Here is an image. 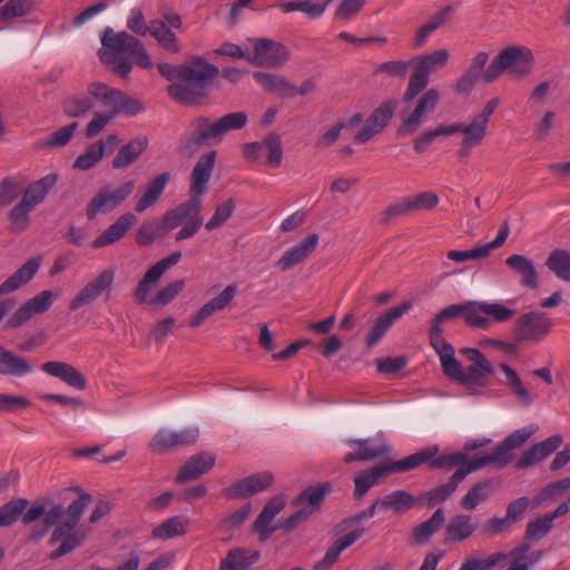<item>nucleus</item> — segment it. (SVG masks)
<instances>
[{"label":"nucleus","mask_w":570,"mask_h":570,"mask_svg":"<svg viewBox=\"0 0 570 570\" xmlns=\"http://www.w3.org/2000/svg\"><path fill=\"white\" fill-rule=\"evenodd\" d=\"M77 491L78 499L67 508L49 500L36 501L31 505L24 498L10 500L0 507V528L10 527L21 518L23 524L32 525L28 535V542L32 543L42 540L52 529L48 544L53 546L60 540L61 543L49 558L59 559L80 547L87 539L88 531L76 527L91 502V495Z\"/></svg>","instance_id":"obj_1"},{"label":"nucleus","mask_w":570,"mask_h":570,"mask_svg":"<svg viewBox=\"0 0 570 570\" xmlns=\"http://www.w3.org/2000/svg\"><path fill=\"white\" fill-rule=\"evenodd\" d=\"M159 73L169 81L167 87L170 98L186 106H198L212 89L213 80L219 70L200 57H195L184 65H158Z\"/></svg>","instance_id":"obj_2"},{"label":"nucleus","mask_w":570,"mask_h":570,"mask_svg":"<svg viewBox=\"0 0 570 570\" xmlns=\"http://www.w3.org/2000/svg\"><path fill=\"white\" fill-rule=\"evenodd\" d=\"M101 43L105 49L99 52L100 60L122 78L131 71L129 58L140 68L149 69L153 66L142 42L126 31L115 32L107 28Z\"/></svg>","instance_id":"obj_3"},{"label":"nucleus","mask_w":570,"mask_h":570,"mask_svg":"<svg viewBox=\"0 0 570 570\" xmlns=\"http://www.w3.org/2000/svg\"><path fill=\"white\" fill-rule=\"evenodd\" d=\"M90 92L108 110L94 115L86 128L87 137L97 136L119 114L136 116L144 110L142 105L137 99L106 83L91 82Z\"/></svg>","instance_id":"obj_4"},{"label":"nucleus","mask_w":570,"mask_h":570,"mask_svg":"<svg viewBox=\"0 0 570 570\" xmlns=\"http://www.w3.org/2000/svg\"><path fill=\"white\" fill-rule=\"evenodd\" d=\"M202 199L197 195H190V197L168 210L159 226V235H165L170 230L181 226L175 236L176 242L191 238L197 234L203 225V218L200 217Z\"/></svg>","instance_id":"obj_5"},{"label":"nucleus","mask_w":570,"mask_h":570,"mask_svg":"<svg viewBox=\"0 0 570 570\" xmlns=\"http://www.w3.org/2000/svg\"><path fill=\"white\" fill-rule=\"evenodd\" d=\"M464 361L460 362L459 358H441L444 374L450 380L460 383L471 391L484 387L493 372L489 360L464 358Z\"/></svg>","instance_id":"obj_6"},{"label":"nucleus","mask_w":570,"mask_h":570,"mask_svg":"<svg viewBox=\"0 0 570 570\" xmlns=\"http://www.w3.org/2000/svg\"><path fill=\"white\" fill-rule=\"evenodd\" d=\"M532 52L523 47H508L500 51L487 67L485 83L493 82L503 72L522 78L532 69Z\"/></svg>","instance_id":"obj_7"},{"label":"nucleus","mask_w":570,"mask_h":570,"mask_svg":"<svg viewBox=\"0 0 570 570\" xmlns=\"http://www.w3.org/2000/svg\"><path fill=\"white\" fill-rule=\"evenodd\" d=\"M448 59L449 52L445 49L414 57L412 59L414 71L404 92V101H412L428 86L430 73L436 68L444 66Z\"/></svg>","instance_id":"obj_8"},{"label":"nucleus","mask_w":570,"mask_h":570,"mask_svg":"<svg viewBox=\"0 0 570 570\" xmlns=\"http://www.w3.org/2000/svg\"><path fill=\"white\" fill-rule=\"evenodd\" d=\"M222 140L223 136L217 121L199 116L190 122L188 132L181 140V151L190 156L199 148L218 145Z\"/></svg>","instance_id":"obj_9"},{"label":"nucleus","mask_w":570,"mask_h":570,"mask_svg":"<svg viewBox=\"0 0 570 570\" xmlns=\"http://www.w3.org/2000/svg\"><path fill=\"white\" fill-rule=\"evenodd\" d=\"M135 181L127 180L118 187L106 185L90 199L86 216L94 219L98 214H107L122 204L134 191Z\"/></svg>","instance_id":"obj_10"},{"label":"nucleus","mask_w":570,"mask_h":570,"mask_svg":"<svg viewBox=\"0 0 570 570\" xmlns=\"http://www.w3.org/2000/svg\"><path fill=\"white\" fill-rule=\"evenodd\" d=\"M551 328V321L542 312H529L520 316L515 323V338L512 344H518L520 353L527 342H538L544 337Z\"/></svg>","instance_id":"obj_11"},{"label":"nucleus","mask_w":570,"mask_h":570,"mask_svg":"<svg viewBox=\"0 0 570 570\" xmlns=\"http://www.w3.org/2000/svg\"><path fill=\"white\" fill-rule=\"evenodd\" d=\"M461 304H452L441 309L431 321L429 338L438 356H454L455 350L444 340L442 325L461 317Z\"/></svg>","instance_id":"obj_12"},{"label":"nucleus","mask_w":570,"mask_h":570,"mask_svg":"<svg viewBox=\"0 0 570 570\" xmlns=\"http://www.w3.org/2000/svg\"><path fill=\"white\" fill-rule=\"evenodd\" d=\"M253 51V56L248 60L258 67L278 68L289 59L288 49L281 42L271 39H255Z\"/></svg>","instance_id":"obj_13"},{"label":"nucleus","mask_w":570,"mask_h":570,"mask_svg":"<svg viewBox=\"0 0 570 570\" xmlns=\"http://www.w3.org/2000/svg\"><path fill=\"white\" fill-rule=\"evenodd\" d=\"M199 438L197 426L185 428L179 431L160 429L149 442V449L154 453H163L176 446L189 445Z\"/></svg>","instance_id":"obj_14"},{"label":"nucleus","mask_w":570,"mask_h":570,"mask_svg":"<svg viewBox=\"0 0 570 570\" xmlns=\"http://www.w3.org/2000/svg\"><path fill=\"white\" fill-rule=\"evenodd\" d=\"M448 127V132H450V136L454 134L463 135L460 155L468 156L472 148H475L482 144L487 136L489 124L474 115L466 122H456L449 125Z\"/></svg>","instance_id":"obj_15"},{"label":"nucleus","mask_w":570,"mask_h":570,"mask_svg":"<svg viewBox=\"0 0 570 570\" xmlns=\"http://www.w3.org/2000/svg\"><path fill=\"white\" fill-rule=\"evenodd\" d=\"M535 432V428H522L509 434L491 453L485 454L491 466L503 468L512 458V451L522 446Z\"/></svg>","instance_id":"obj_16"},{"label":"nucleus","mask_w":570,"mask_h":570,"mask_svg":"<svg viewBox=\"0 0 570 570\" xmlns=\"http://www.w3.org/2000/svg\"><path fill=\"white\" fill-rule=\"evenodd\" d=\"M396 104L386 101L375 108L354 137L356 144H365L381 132L393 117Z\"/></svg>","instance_id":"obj_17"},{"label":"nucleus","mask_w":570,"mask_h":570,"mask_svg":"<svg viewBox=\"0 0 570 570\" xmlns=\"http://www.w3.org/2000/svg\"><path fill=\"white\" fill-rule=\"evenodd\" d=\"M287 503V497L284 493L273 497L263 508L255 520L254 530L261 541H266L276 530L273 524L275 517L281 513Z\"/></svg>","instance_id":"obj_18"},{"label":"nucleus","mask_w":570,"mask_h":570,"mask_svg":"<svg viewBox=\"0 0 570 570\" xmlns=\"http://www.w3.org/2000/svg\"><path fill=\"white\" fill-rule=\"evenodd\" d=\"M346 444L353 449L344 456L345 463L353 461H372L385 455L390 449L389 445L380 439H358L347 440Z\"/></svg>","instance_id":"obj_19"},{"label":"nucleus","mask_w":570,"mask_h":570,"mask_svg":"<svg viewBox=\"0 0 570 570\" xmlns=\"http://www.w3.org/2000/svg\"><path fill=\"white\" fill-rule=\"evenodd\" d=\"M510 229L508 223H504L499 232L497 237L487 244L478 245L468 250H449L446 256L449 259L455 263H463L472 259H481L488 257L494 249L499 248L504 244L509 236Z\"/></svg>","instance_id":"obj_20"},{"label":"nucleus","mask_w":570,"mask_h":570,"mask_svg":"<svg viewBox=\"0 0 570 570\" xmlns=\"http://www.w3.org/2000/svg\"><path fill=\"white\" fill-rule=\"evenodd\" d=\"M440 99L439 91L436 89H429L417 101L414 110L403 120L397 134L405 136L416 131L422 122V117L426 112H431L435 109Z\"/></svg>","instance_id":"obj_21"},{"label":"nucleus","mask_w":570,"mask_h":570,"mask_svg":"<svg viewBox=\"0 0 570 570\" xmlns=\"http://www.w3.org/2000/svg\"><path fill=\"white\" fill-rule=\"evenodd\" d=\"M273 483V475L269 472H262L240 479L225 490L229 499L247 498L262 492Z\"/></svg>","instance_id":"obj_22"},{"label":"nucleus","mask_w":570,"mask_h":570,"mask_svg":"<svg viewBox=\"0 0 570 570\" xmlns=\"http://www.w3.org/2000/svg\"><path fill=\"white\" fill-rule=\"evenodd\" d=\"M562 436L560 434H554L539 443H535L522 453L515 463V468L521 470L543 461L552 454L562 444Z\"/></svg>","instance_id":"obj_23"},{"label":"nucleus","mask_w":570,"mask_h":570,"mask_svg":"<svg viewBox=\"0 0 570 570\" xmlns=\"http://www.w3.org/2000/svg\"><path fill=\"white\" fill-rule=\"evenodd\" d=\"M169 179V174L163 173L141 186L136 194L135 212L140 214L155 205L163 195Z\"/></svg>","instance_id":"obj_24"},{"label":"nucleus","mask_w":570,"mask_h":570,"mask_svg":"<svg viewBox=\"0 0 570 570\" xmlns=\"http://www.w3.org/2000/svg\"><path fill=\"white\" fill-rule=\"evenodd\" d=\"M411 308L412 303L404 302L403 304L394 306L386 313L379 316L366 336V345L370 347L376 345L386 334V332L392 327V325Z\"/></svg>","instance_id":"obj_25"},{"label":"nucleus","mask_w":570,"mask_h":570,"mask_svg":"<svg viewBox=\"0 0 570 570\" xmlns=\"http://www.w3.org/2000/svg\"><path fill=\"white\" fill-rule=\"evenodd\" d=\"M320 237L317 234H309L306 238L286 249L276 262L281 271H287L307 258L317 247Z\"/></svg>","instance_id":"obj_26"},{"label":"nucleus","mask_w":570,"mask_h":570,"mask_svg":"<svg viewBox=\"0 0 570 570\" xmlns=\"http://www.w3.org/2000/svg\"><path fill=\"white\" fill-rule=\"evenodd\" d=\"M416 503V499L404 490H396L384 498L376 500L370 507V515L374 517L381 510H392L396 514H404Z\"/></svg>","instance_id":"obj_27"},{"label":"nucleus","mask_w":570,"mask_h":570,"mask_svg":"<svg viewBox=\"0 0 570 570\" xmlns=\"http://www.w3.org/2000/svg\"><path fill=\"white\" fill-rule=\"evenodd\" d=\"M236 293V285H227L218 296L212 298L200 307V309L190 318L189 326L197 327L210 315L224 309L234 299Z\"/></svg>","instance_id":"obj_28"},{"label":"nucleus","mask_w":570,"mask_h":570,"mask_svg":"<svg viewBox=\"0 0 570 570\" xmlns=\"http://www.w3.org/2000/svg\"><path fill=\"white\" fill-rule=\"evenodd\" d=\"M136 220L137 218L132 213L122 214L92 242V247L101 248L120 240Z\"/></svg>","instance_id":"obj_29"},{"label":"nucleus","mask_w":570,"mask_h":570,"mask_svg":"<svg viewBox=\"0 0 570 570\" xmlns=\"http://www.w3.org/2000/svg\"><path fill=\"white\" fill-rule=\"evenodd\" d=\"M216 458L212 453H199L191 456L179 470L176 481L185 483L193 481L208 472L215 464Z\"/></svg>","instance_id":"obj_30"},{"label":"nucleus","mask_w":570,"mask_h":570,"mask_svg":"<svg viewBox=\"0 0 570 570\" xmlns=\"http://www.w3.org/2000/svg\"><path fill=\"white\" fill-rule=\"evenodd\" d=\"M216 159L214 150L204 154L196 163L191 173V195H197L205 191L206 185L212 176Z\"/></svg>","instance_id":"obj_31"},{"label":"nucleus","mask_w":570,"mask_h":570,"mask_svg":"<svg viewBox=\"0 0 570 570\" xmlns=\"http://www.w3.org/2000/svg\"><path fill=\"white\" fill-rule=\"evenodd\" d=\"M463 356H483L484 353H499L504 355H514L520 353L518 344L503 342L492 338H482L476 343V347H464L460 350Z\"/></svg>","instance_id":"obj_32"},{"label":"nucleus","mask_w":570,"mask_h":570,"mask_svg":"<svg viewBox=\"0 0 570 570\" xmlns=\"http://www.w3.org/2000/svg\"><path fill=\"white\" fill-rule=\"evenodd\" d=\"M148 147L146 136H138L124 145L112 159V168L125 169L135 163Z\"/></svg>","instance_id":"obj_33"},{"label":"nucleus","mask_w":570,"mask_h":570,"mask_svg":"<svg viewBox=\"0 0 570 570\" xmlns=\"http://www.w3.org/2000/svg\"><path fill=\"white\" fill-rule=\"evenodd\" d=\"M97 101L96 96L90 92V83L86 91H80L67 97L62 104L63 111L67 116L79 118L86 116Z\"/></svg>","instance_id":"obj_34"},{"label":"nucleus","mask_w":570,"mask_h":570,"mask_svg":"<svg viewBox=\"0 0 570 570\" xmlns=\"http://www.w3.org/2000/svg\"><path fill=\"white\" fill-rule=\"evenodd\" d=\"M253 78L265 91L284 98L293 97L294 85L279 75L256 71L253 73Z\"/></svg>","instance_id":"obj_35"},{"label":"nucleus","mask_w":570,"mask_h":570,"mask_svg":"<svg viewBox=\"0 0 570 570\" xmlns=\"http://www.w3.org/2000/svg\"><path fill=\"white\" fill-rule=\"evenodd\" d=\"M507 265L520 276L521 285L535 288L538 286V274L535 267L528 257L513 254L505 259Z\"/></svg>","instance_id":"obj_36"},{"label":"nucleus","mask_w":570,"mask_h":570,"mask_svg":"<svg viewBox=\"0 0 570 570\" xmlns=\"http://www.w3.org/2000/svg\"><path fill=\"white\" fill-rule=\"evenodd\" d=\"M41 368L47 374L62 380L65 383L75 389H85L86 383L83 376L75 367L67 363L58 361L47 362L41 366Z\"/></svg>","instance_id":"obj_37"},{"label":"nucleus","mask_w":570,"mask_h":570,"mask_svg":"<svg viewBox=\"0 0 570 570\" xmlns=\"http://www.w3.org/2000/svg\"><path fill=\"white\" fill-rule=\"evenodd\" d=\"M57 174L50 173L43 176L42 178L31 183L24 189L21 199H23L35 209L36 206H38L46 199L50 189L57 184Z\"/></svg>","instance_id":"obj_38"},{"label":"nucleus","mask_w":570,"mask_h":570,"mask_svg":"<svg viewBox=\"0 0 570 570\" xmlns=\"http://www.w3.org/2000/svg\"><path fill=\"white\" fill-rule=\"evenodd\" d=\"M258 559V551L232 549L220 561L219 570H248Z\"/></svg>","instance_id":"obj_39"},{"label":"nucleus","mask_w":570,"mask_h":570,"mask_svg":"<svg viewBox=\"0 0 570 570\" xmlns=\"http://www.w3.org/2000/svg\"><path fill=\"white\" fill-rule=\"evenodd\" d=\"M475 531V524L468 514H459L452 518L445 528L444 542H458L470 538Z\"/></svg>","instance_id":"obj_40"},{"label":"nucleus","mask_w":570,"mask_h":570,"mask_svg":"<svg viewBox=\"0 0 570 570\" xmlns=\"http://www.w3.org/2000/svg\"><path fill=\"white\" fill-rule=\"evenodd\" d=\"M330 492L331 484L327 482L308 487L299 493L295 503L312 514L321 507L326 494Z\"/></svg>","instance_id":"obj_41"},{"label":"nucleus","mask_w":570,"mask_h":570,"mask_svg":"<svg viewBox=\"0 0 570 570\" xmlns=\"http://www.w3.org/2000/svg\"><path fill=\"white\" fill-rule=\"evenodd\" d=\"M39 263L30 259L16 271L8 279L0 285V296L14 292L23 284L28 283L37 273Z\"/></svg>","instance_id":"obj_42"},{"label":"nucleus","mask_w":570,"mask_h":570,"mask_svg":"<svg viewBox=\"0 0 570 570\" xmlns=\"http://www.w3.org/2000/svg\"><path fill=\"white\" fill-rule=\"evenodd\" d=\"M444 521V511L442 509H438L429 520L413 529L411 534L412 542L419 546L428 543L431 537L441 529Z\"/></svg>","instance_id":"obj_43"},{"label":"nucleus","mask_w":570,"mask_h":570,"mask_svg":"<svg viewBox=\"0 0 570 570\" xmlns=\"http://www.w3.org/2000/svg\"><path fill=\"white\" fill-rule=\"evenodd\" d=\"M438 452V448L424 449L401 460L385 464L387 473L410 471L424 462H429Z\"/></svg>","instance_id":"obj_44"},{"label":"nucleus","mask_w":570,"mask_h":570,"mask_svg":"<svg viewBox=\"0 0 570 570\" xmlns=\"http://www.w3.org/2000/svg\"><path fill=\"white\" fill-rule=\"evenodd\" d=\"M330 1L331 0L325 2H313L311 0H293L282 2L278 7L284 13L299 11L306 14L309 19H318L324 14Z\"/></svg>","instance_id":"obj_45"},{"label":"nucleus","mask_w":570,"mask_h":570,"mask_svg":"<svg viewBox=\"0 0 570 570\" xmlns=\"http://www.w3.org/2000/svg\"><path fill=\"white\" fill-rule=\"evenodd\" d=\"M451 11L452 7L446 6L442 10L435 12L426 23L421 26L414 37L413 47L421 48L425 43L428 37L445 23L451 14Z\"/></svg>","instance_id":"obj_46"},{"label":"nucleus","mask_w":570,"mask_h":570,"mask_svg":"<svg viewBox=\"0 0 570 570\" xmlns=\"http://www.w3.org/2000/svg\"><path fill=\"white\" fill-rule=\"evenodd\" d=\"M502 371L505 375L507 384L517 402L524 407H529L533 403V396L530 391L523 385L522 381L512 368L502 365Z\"/></svg>","instance_id":"obj_47"},{"label":"nucleus","mask_w":570,"mask_h":570,"mask_svg":"<svg viewBox=\"0 0 570 570\" xmlns=\"http://www.w3.org/2000/svg\"><path fill=\"white\" fill-rule=\"evenodd\" d=\"M461 317L468 325L478 328H488L490 326V321L485 317L484 313V302H465L461 304Z\"/></svg>","instance_id":"obj_48"},{"label":"nucleus","mask_w":570,"mask_h":570,"mask_svg":"<svg viewBox=\"0 0 570 570\" xmlns=\"http://www.w3.org/2000/svg\"><path fill=\"white\" fill-rule=\"evenodd\" d=\"M157 42L169 52H178L179 46L176 36L163 20H153L148 32Z\"/></svg>","instance_id":"obj_49"},{"label":"nucleus","mask_w":570,"mask_h":570,"mask_svg":"<svg viewBox=\"0 0 570 570\" xmlns=\"http://www.w3.org/2000/svg\"><path fill=\"white\" fill-rule=\"evenodd\" d=\"M548 268L561 281L570 282V253L554 249L546 262Z\"/></svg>","instance_id":"obj_50"},{"label":"nucleus","mask_w":570,"mask_h":570,"mask_svg":"<svg viewBox=\"0 0 570 570\" xmlns=\"http://www.w3.org/2000/svg\"><path fill=\"white\" fill-rule=\"evenodd\" d=\"M186 532V521L181 517H171L153 529V537L159 540H169Z\"/></svg>","instance_id":"obj_51"},{"label":"nucleus","mask_w":570,"mask_h":570,"mask_svg":"<svg viewBox=\"0 0 570 570\" xmlns=\"http://www.w3.org/2000/svg\"><path fill=\"white\" fill-rule=\"evenodd\" d=\"M387 473V470L384 465H379L372 468L370 471L358 475L355 478V490H354V497L356 499H361L365 495V493L374 487L379 480Z\"/></svg>","instance_id":"obj_52"},{"label":"nucleus","mask_w":570,"mask_h":570,"mask_svg":"<svg viewBox=\"0 0 570 570\" xmlns=\"http://www.w3.org/2000/svg\"><path fill=\"white\" fill-rule=\"evenodd\" d=\"M492 491L490 481L479 482L473 485L461 500V507L465 510L475 509L481 502L485 501Z\"/></svg>","instance_id":"obj_53"},{"label":"nucleus","mask_w":570,"mask_h":570,"mask_svg":"<svg viewBox=\"0 0 570 570\" xmlns=\"http://www.w3.org/2000/svg\"><path fill=\"white\" fill-rule=\"evenodd\" d=\"M485 466H491L485 454L478 455L469 462L465 461L464 463L460 464L459 469L450 478L449 483L456 490L459 483L462 482L468 474Z\"/></svg>","instance_id":"obj_54"},{"label":"nucleus","mask_w":570,"mask_h":570,"mask_svg":"<svg viewBox=\"0 0 570 570\" xmlns=\"http://www.w3.org/2000/svg\"><path fill=\"white\" fill-rule=\"evenodd\" d=\"M262 149L263 153L267 154L266 163L271 167L277 168L281 166L283 160V149L281 137L277 134L269 132L268 135H266L264 140L262 141Z\"/></svg>","instance_id":"obj_55"},{"label":"nucleus","mask_w":570,"mask_h":570,"mask_svg":"<svg viewBox=\"0 0 570 570\" xmlns=\"http://www.w3.org/2000/svg\"><path fill=\"white\" fill-rule=\"evenodd\" d=\"M505 559H508V554L505 552H497L485 559L469 556L461 563L458 570H490Z\"/></svg>","instance_id":"obj_56"},{"label":"nucleus","mask_w":570,"mask_h":570,"mask_svg":"<svg viewBox=\"0 0 570 570\" xmlns=\"http://www.w3.org/2000/svg\"><path fill=\"white\" fill-rule=\"evenodd\" d=\"M570 489V476L547 484L534 498L535 505L554 500Z\"/></svg>","instance_id":"obj_57"},{"label":"nucleus","mask_w":570,"mask_h":570,"mask_svg":"<svg viewBox=\"0 0 570 570\" xmlns=\"http://www.w3.org/2000/svg\"><path fill=\"white\" fill-rule=\"evenodd\" d=\"M33 208L21 199L9 213V219L11 222V230L20 233L24 230L30 220V213Z\"/></svg>","instance_id":"obj_58"},{"label":"nucleus","mask_w":570,"mask_h":570,"mask_svg":"<svg viewBox=\"0 0 570 570\" xmlns=\"http://www.w3.org/2000/svg\"><path fill=\"white\" fill-rule=\"evenodd\" d=\"M105 154V145L102 141L90 145L87 150L77 157L73 167L80 170L92 168Z\"/></svg>","instance_id":"obj_59"},{"label":"nucleus","mask_w":570,"mask_h":570,"mask_svg":"<svg viewBox=\"0 0 570 570\" xmlns=\"http://www.w3.org/2000/svg\"><path fill=\"white\" fill-rule=\"evenodd\" d=\"M33 365L26 358H0V374L6 376L21 377L31 373Z\"/></svg>","instance_id":"obj_60"},{"label":"nucleus","mask_w":570,"mask_h":570,"mask_svg":"<svg viewBox=\"0 0 570 570\" xmlns=\"http://www.w3.org/2000/svg\"><path fill=\"white\" fill-rule=\"evenodd\" d=\"M222 136L232 130L244 128L248 121L247 115L243 111L227 114L216 120Z\"/></svg>","instance_id":"obj_61"},{"label":"nucleus","mask_w":570,"mask_h":570,"mask_svg":"<svg viewBox=\"0 0 570 570\" xmlns=\"http://www.w3.org/2000/svg\"><path fill=\"white\" fill-rule=\"evenodd\" d=\"M77 127L78 124L72 122L70 125L59 128L58 130L53 131L45 141H42L40 146L51 148L63 147L69 142Z\"/></svg>","instance_id":"obj_62"},{"label":"nucleus","mask_w":570,"mask_h":570,"mask_svg":"<svg viewBox=\"0 0 570 570\" xmlns=\"http://www.w3.org/2000/svg\"><path fill=\"white\" fill-rule=\"evenodd\" d=\"M235 205L232 199H227L219 204L212 218L206 223L205 228L207 230H214L224 225L233 215Z\"/></svg>","instance_id":"obj_63"},{"label":"nucleus","mask_w":570,"mask_h":570,"mask_svg":"<svg viewBox=\"0 0 570 570\" xmlns=\"http://www.w3.org/2000/svg\"><path fill=\"white\" fill-rule=\"evenodd\" d=\"M31 7L30 0H9L0 7V20L26 16Z\"/></svg>","instance_id":"obj_64"}]
</instances>
